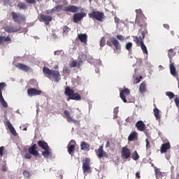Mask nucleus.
Masks as SVG:
<instances>
[{
    "label": "nucleus",
    "instance_id": "nucleus-1",
    "mask_svg": "<svg viewBox=\"0 0 179 179\" xmlns=\"http://www.w3.org/2000/svg\"><path fill=\"white\" fill-rule=\"evenodd\" d=\"M138 24L139 27H141V29L138 31L139 36H134V41L137 44V45H141V48L143 52V54H146L148 55V48H146V45H145V43H143V40H145V36L148 34V23H146V17H142L140 19V20L138 22Z\"/></svg>",
    "mask_w": 179,
    "mask_h": 179
},
{
    "label": "nucleus",
    "instance_id": "nucleus-2",
    "mask_svg": "<svg viewBox=\"0 0 179 179\" xmlns=\"http://www.w3.org/2000/svg\"><path fill=\"white\" fill-rule=\"evenodd\" d=\"M43 72L48 79H55V82L57 83L61 80V74L59 71L51 70L48 67L45 66L43 68Z\"/></svg>",
    "mask_w": 179,
    "mask_h": 179
},
{
    "label": "nucleus",
    "instance_id": "nucleus-3",
    "mask_svg": "<svg viewBox=\"0 0 179 179\" xmlns=\"http://www.w3.org/2000/svg\"><path fill=\"white\" fill-rule=\"evenodd\" d=\"M31 155L35 157H38V156H40V152H38V146H37V144H34L29 147L28 148V152L24 154L23 157L24 159H31Z\"/></svg>",
    "mask_w": 179,
    "mask_h": 179
},
{
    "label": "nucleus",
    "instance_id": "nucleus-4",
    "mask_svg": "<svg viewBox=\"0 0 179 179\" xmlns=\"http://www.w3.org/2000/svg\"><path fill=\"white\" fill-rule=\"evenodd\" d=\"M11 16L13 22L17 24H22V23H26V16L20 13H17L15 11L11 12Z\"/></svg>",
    "mask_w": 179,
    "mask_h": 179
},
{
    "label": "nucleus",
    "instance_id": "nucleus-5",
    "mask_svg": "<svg viewBox=\"0 0 179 179\" xmlns=\"http://www.w3.org/2000/svg\"><path fill=\"white\" fill-rule=\"evenodd\" d=\"M89 17L90 19H96L98 22H103L106 16H104V13L100 11L93 10L92 12L88 14Z\"/></svg>",
    "mask_w": 179,
    "mask_h": 179
},
{
    "label": "nucleus",
    "instance_id": "nucleus-6",
    "mask_svg": "<svg viewBox=\"0 0 179 179\" xmlns=\"http://www.w3.org/2000/svg\"><path fill=\"white\" fill-rule=\"evenodd\" d=\"M106 45L109 47H113L114 45V51H121V43L117 38L112 37L106 41Z\"/></svg>",
    "mask_w": 179,
    "mask_h": 179
},
{
    "label": "nucleus",
    "instance_id": "nucleus-7",
    "mask_svg": "<svg viewBox=\"0 0 179 179\" xmlns=\"http://www.w3.org/2000/svg\"><path fill=\"white\" fill-rule=\"evenodd\" d=\"M83 172L85 176L92 173V166H90V158H85L83 161Z\"/></svg>",
    "mask_w": 179,
    "mask_h": 179
},
{
    "label": "nucleus",
    "instance_id": "nucleus-8",
    "mask_svg": "<svg viewBox=\"0 0 179 179\" xmlns=\"http://www.w3.org/2000/svg\"><path fill=\"white\" fill-rule=\"evenodd\" d=\"M120 153L121 159L123 160H127V159H129L131 157V150L127 146L122 148Z\"/></svg>",
    "mask_w": 179,
    "mask_h": 179
},
{
    "label": "nucleus",
    "instance_id": "nucleus-9",
    "mask_svg": "<svg viewBox=\"0 0 179 179\" xmlns=\"http://www.w3.org/2000/svg\"><path fill=\"white\" fill-rule=\"evenodd\" d=\"M5 86H6L5 83H0V104H1L4 108H7L8 103L5 101V99H3V96L2 95V90Z\"/></svg>",
    "mask_w": 179,
    "mask_h": 179
},
{
    "label": "nucleus",
    "instance_id": "nucleus-10",
    "mask_svg": "<svg viewBox=\"0 0 179 179\" xmlns=\"http://www.w3.org/2000/svg\"><path fill=\"white\" fill-rule=\"evenodd\" d=\"M95 153L99 159H101V157H106V159L108 158V154L104 151L103 145L99 146V149L95 150Z\"/></svg>",
    "mask_w": 179,
    "mask_h": 179
},
{
    "label": "nucleus",
    "instance_id": "nucleus-11",
    "mask_svg": "<svg viewBox=\"0 0 179 179\" xmlns=\"http://www.w3.org/2000/svg\"><path fill=\"white\" fill-rule=\"evenodd\" d=\"M64 114L66 116L67 122H73L76 125H79L80 121L74 120L72 116H71V112L69 110H64Z\"/></svg>",
    "mask_w": 179,
    "mask_h": 179
},
{
    "label": "nucleus",
    "instance_id": "nucleus-12",
    "mask_svg": "<svg viewBox=\"0 0 179 179\" xmlns=\"http://www.w3.org/2000/svg\"><path fill=\"white\" fill-rule=\"evenodd\" d=\"M86 17V13H76L73 14V19L74 23H78L80 22L83 17Z\"/></svg>",
    "mask_w": 179,
    "mask_h": 179
},
{
    "label": "nucleus",
    "instance_id": "nucleus-13",
    "mask_svg": "<svg viewBox=\"0 0 179 179\" xmlns=\"http://www.w3.org/2000/svg\"><path fill=\"white\" fill-rule=\"evenodd\" d=\"M76 145V141L75 140H71L69 144L67 145L68 152L72 156L75 153V145Z\"/></svg>",
    "mask_w": 179,
    "mask_h": 179
},
{
    "label": "nucleus",
    "instance_id": "nucleus-14",
    "mask_svg": "<svg viewBox=\"0 0 179 179\" xmlns=\"http://www.w3.org/2000/svg\"><path fill=\"white\" fill-rule=\"evenodd\" d=\"M27 94L29 97H33V96H40V94H41V90H38L36 88H29L27 90Z\"/></svg>",
    "mask_w": 179,
    "mask_h": 179
},
{
    "label": "nucleus",
    "instance_id": "nucleus-15",
    "mask_svg": "<svg viewBox=\"0 0 179 179\" xmlns=\"http://www.w3.org/2000/svg\"><path fill=\"white\" fill-rule=\"evenodd\" d=\"M130 94H131V91L128 88H125L124 90H122L120 92V98L124 101V103L127 102V97H125V95L126 96H129Z\"/></svg>",
    "mask_w": 179,
    "mask_h": 179
},
{
    "label": "nucleus",
    "instance_id": "nucleus-16",
    "mask_svg": "<svg viewBox=\"0 0 179 179\" xmlns=\"http://www.w3.org/2000/svg\"><path fill=\"white\" fill-rule=\"evenodd\" d=\"M64 12H70L71 13H76L79 12V8L76 6L71 5L66 6L64 8Z\"/></svg>",
    "mask_w": 179,
    "mask_h": 179
},
{
    "label": "nucleus",
    "instance_id": "nucleus-17",
    "mask_svg": "<svg viewBox=\"0 0 179 179\" xmlns=\"http://www.w3.org/2000/svg\"><path fill=\"white\" fill-rule=\"evenodd\" d=\"M136 127L137 128L138 131H140L141 132H143L145 129H146V124L143 122L142 120H138L136 123Z\"/></svg>",
    "mask_w": 179,
    "mask_h": 179
},
{
    "label": "nucleus",
    "instance_id": "nucleus-18",
    "mask_svg": "<svg viewBox=\"0 0 179 179\" xmlns=\"http://www.w3.org/2000/svg\"><path fill=\"white\" fill-rule=\"evenodd\" d=\"M171 148V145L170 143H165L161 145L160 152L161 153H167V151L170 150Z\"/></svg>",
    "mask_w": 179,
    "mask_h": 179
},
{
    "label": "nucleus",
    "instance_id": "nucleus-19",
    "mask_svg": "<svg viewBox=\"0 0 179 179\" xmlns=\"http://www.w3.org/2000/svg\"><path fill=\"white\" fill-rule=\"evenodd\" d=\"M170 72L171 75H172L173 76H174V78H176V79L179 80L178 73H177L176 66H174V64L173 63L170 64Z\"/></svg>",
    "mask_w": 179,
    "mask_h": 179
},
{
    "label": "nucleus",
    "instance_id": "nucleus-20",
    "mask_svg": "<svg viewBox=\"0 0 179 179\" xmlns=\"http://www.w3.org/2000/svg\"><path fill=\"white\" fill-rule=\"evenodd\" d=\"M10 41H12V38H10V36H0V47L1 45H3V44H5V43H10Z\"/></svg>",
    "mask_w": 179,
    "mask_h": 179
},
{
    "label": "nucleus",
    "instance_id": "nucleus-21",
    "mask_svg": "<svg viewBox=\"0 0 179 179\" xmlns=\"http://www.w3.org/2000/svg\"><path fill=\"white\" fill-rule=\"evenodd\" d=\"M66 100L68 101H69V100H75L76 101H79L82 100V96H80V94L78 93L73 92L71 96L68 97Z\"/></svg>",
    "mask_w": 179,
    "mask_h": 179
},
{
    "label": "nucleus",
    "instance_id": "nucleus-22",
    "mask_svg": "<svg viewBox=\"0 0 179 179\" xmlns=\"http://www.w3.org/2000/svg\"><path fill=\"white\" fill-rule=\"evenodd\" d=\"M44 150L45 151L42 152V155L43 156V157H45V159H49V157H52V151L50 149V147Z\"/></svg>",
    "mask_w": 179,
    "mask_h": 179
},
{
    "label": "nucleus",
    "instance_id": "nucleus-23",
    "mask_svg": "<svg viewBox=\"0 0 179 179\" xmlns=\"http://www.w3.org/2000/svg\"><path fill=\"white\" fill-rule=\"evenodd\" d=\"M40 17L43 22H45V24H49L50 22L52 20V17L50 15H45L44 14H41Z\"/></svg>",
    "mask_w": 179,
    "mask_h": 179
},
{
    "label": "nucleus",
    "instance_id": "nucleus-24",
    "mask_svg": "<svg viewBox=\"0 0 179 179\" xmlns=\"http://www.w3.org/2000/svg\"><path fill=\"white\" fill-rule=\"evenodd\" d=\"M16 68L17 69H20L21 71H24V72H28V71H30L31 68H30L29 66L26 64H23L22 63H19L16 65Z\"/></svg>",
    "mask_w": 179,
    "mask_h": 179
},
{
    "label": "nucleus",
    "instance_id": "nucleus-25",
    "mask_svg": "<svg viewBox=\"0 0 179 179\" xmlns=\"http://www.w3.org/2000/svg\"><path fill=\"white\" fill-rule=\"evenodd\" d=\"M78 38L81 43H83L84 44H87V34H79L78 35Z\"/></svg>",
    "mask_w": 179,
    "mask_h": 179
},
{
    "label": "nucleus",
    "instance_id": "nucleus-26",
    "mask_svg": "<svg viewBox=\"0 0 179 179\" xmlns=\"http://www.w3.org/2000/svg\"><path fill=\"white\" fill-rule=\"evenodd\" d=\"M6 125H7L8 129L10 131V133L12 134V135H13L14 136H17V133L16 132L15 127H13V126H12V123H10V122H9V121H7Z\"/></svg>",
    "mask_w": 179,
    "mask_h": 179
},
{
    "label": "nucleus",
    "instance_id": "nucleus-27",
    "mask_svg": "<svg viewBox=\"0 0 179 179\" xmlns=\"http://www.w3.org/2000/svg\"><path fill=\"white\" fill-rule=\"evenodd\" d=\"M20 30V27L16 28L15 27H7L5 29V31L7 33H16Z\"/></svg>",
    "mask_w": 179,
    "mask_h": 179
},
{
    "label": "nucleus",
    "instance_id": "nucleus-28",
    "mask_svg": "<svg viewBox=\"0 0 179 179\" xmlns=\"http://www.w3.org/2000/svg\"><path fill=\"white\" fill-rule=\"evenodd\" d=\"M146 89V82L143 81V83H141L139 86V92L141 94H144L147 92Z\"/></svg>",
    "mask_w": 179,
    "mask_h": 179
},
{
    "label": "nucleus",
    "instance_id": "nucleus-29",
    "mask_svg": "<svg viewBox=\"0 0 179 179\" xmlns=\"http://www.w3.org/2000/svg\"><path fill=\"white\" fill-rule=\"evenodd\" d=\"M138 139V133L136 131H134L130 134L128 136L129 142H132L134 141H136Z\"/></svg>",
    "mask_w": 179,
    "mask_h": 179
},
{
    "label": "nucleus",
    "instance_id": "nucleus-30",
    "mask_svg": "<svg viewBox=\"0 0 179 179\" xmlns=\"http://www.w3.org/2000/svg\"><path fill=\"white\" fill-rule=\"evenodd\" d=\"M38 145L39 146V148H41V149H43V150L50 148V146H48V144L43 141H38Z\"/></svg>",
    "mask_w": 179,
    "mask_h": 179
},
{
    "label": "nucleus",
    "instance_id": "nucleus-31",
    "mask_svg": "<svg viewBox=\"0 0 179 179\" xmlns=\"http://www.w3.org/2000/svg\"><path fill=\"white\" fill-rule=\"evenodd\" d=\"M17 8H18L20 10H26L28 6L27 4H26L24 2H18Z\"/></svg>",
    "mask_w": 179,
    "mask_h": 179
},
{
    "label": "nucleus",
    "instance_id": "nucleus-32",
    "mask_svg": "<svg viewBox=\"0 0 179 179\" xmlns=\"http://www.w3.org/2000/svg\"><path fill=\"white\" fill-rule=\"evenodd\" d=\"M83 62H82V61H79V62H78L73 60V61H72V62L70 63L69 66H70L71 68H76V66H78V68H80V64H83Z\"/></svg>",
    "mask_w": 179,
    "mask_h": 179
},
{
    "label": "nucleus",
    "instance_id": "nucleus-33",
    "mask_svg": "<svg viewBox=\"0 0 179 179\" xmlns=\"http://www.w3.org/2000/svg\"><path fill=\"white\" fill-rule=\"evenodd\" d=\"M155 173L156 178H163V173L160 171V169L155 166Z\"/></svg>",
    "mask_w": 179,
    "mask_h": 179
},
{
    "label": "nucleus",
    "instance_id": "nucleus-34",
    "mask_svg": "<svg viewBox=\"0 0 179 179\" xmlns=\"http://www.w3.org/2000/svg\"><path fill=\"white\" fill-rule=\"evenodd\" d=\"M90 148V145H89V143L85 141H81L80 143L81 150H89Z\"/></svg>",
    "mask_w": 179,
    "mask_h": 179
},
{
    "label": "nucleus",
    "instance_id": "nucleus-35",
    "mask_svg": "<svg viewBox=\"0 0 179 179\" xmlns=\"http://www.w3.org/2000/svg\"><path fill=\"white\" fill-rule=\"evenodd\" d=\"M64 93L66 96H68L69 97H71L73 93H75V91L72 89H70L69 87H67L65 88Z\"/></svg>",
    "mask_w": 179,
    "mask_h": 179
},
{
    "label": "nucleus",
    "instance_id": "nucleus-36",
    "mask_svg": "<svg viewBox=\"0 0 179 179\" xmlns=\"http://www.w3.org/2000/svg\"><path fill=\"white\" fill-rule=\"evenodd\" d=\"M154 115L157 120H160L161 116H160V110L159 108H154Z\"/></svg>",
    "mask_w": 179,
    "mask_h": 179
},
{
    "label": "nucleus",
    "instance_id": "nucleus-37",
    "mask_svg": "<svg viewBox=\"0 0 179 179\" xmlns=\"http://www.w3.org/2000/svg\"><path fill=\"white\" fill-rule=\"evenodd\" d=\"M64 8V5L58 4L57 6L54 7L53 9L55 12H61Z\"/></svg>",
    "mask_w": 179,
    "mask_h": 179
},
{
    "label": "nucleus",
    "instance_id": "nucleus-38",
    "mask_svg": "<svg viewBox=\"0 0 179 179\" xmlns=\"http://www.w3.org/2000/svg\"><path fill=\"white\" fill-rule=\"evenodd\" d=\"M168 57L171 59L173 57H176V52L173 49H170L168 52Z\"/></svg>",
    "mask_w": 179,
    "mask_h": 179
},
{
    "label": "nucleus",
    "instance_id": "nucleus-39",
    "mask_svg": "<svg viewBox=\"0 0 179 179\" xmlns=\"http://www.w3.org/2000/svg\"><path fill=\"white\" fill-rule=\"evenodd\" d=\"M133 160H139V154H138V151H134L132 154Z\"/></svg>",
    "mask_w": 179,
    "mask_h": 179
},
{
    "label": "nucleus",
    "instance_id": "nucleus-40",
    "mask_svg": "<svg viewBox=\"0 0 179 179\" xmlns=\"http://www.w3.org/2000/svg\"><path fill=\"white\" fill-rule=\"evenodd\" d=\"M131 49H132V43L128 42L126 44V50H127V51H131Z\"/></svg>",
    "mask_w": 179,
    "mask_h": 179
},
{
    "label": "nucleus",
    "instance_id": "nucleus-41",
    "mask_svg": "<svg viewBox=\"0 0 179 179\" xmlns=\"http://www.w3.org/2000/svg\"><path fill=\"white\" fill-rule=\"evenodd\" d=\"M71 31V28L68 27V26H64L63 27V33L65 34H68V32Z\"/></svg>",
    "mask_w": 179,
    "mask_h": 179
},
{
    "label": "nucleus",
    "instance_id": "nucleus-42",
    "mask_svg": "<svg viewBox=\"0 0 179 179\" xmlns=\"http://www.w3.org/2000/svg\"><path fill=\"white\" fill-rule=\"evenodd\" d=\"M166 96H168V97H169V99H174V93L171 92H166Z\"/></svg>",
    "mask_w": 179,
    "mask_h": 179
},
{
    "label": "nucleus",
    "instance_id": "nucleus-43",
    "mask_svg": "<svg viewBox=\"0 0 179 179\" xmlns=\"http://www.w3.org/2000/svg\"><path fill=\"white\" fill-rule=\"evenodd\" d=\"M22 174L25 177V178H29V177H30V172H29L28 171H24L22 172Z\"/></svg>",
    "mask_w": 179,
    "mask_h": 179
},
{
    "label": "nucleus",
    "instance_id": "nucleus-44",
    "mask_svg": "<svg viewBox=\"0 0 179 179\" xmlns=\"http://www.w3.org/2000/svg\"><path fill=\"white\" fill-rule=\"evenodd\" d=\"M5 150V147H0V156L2 157L3 156V151Z\"/></svg>",
    "mask_w": 179,
    "mask_h": 179
},
{
    "label": "nucleus",
    "instance_id": "nucleus-45",
    "mask_svg": "<svg viewBox=\"0 0 179 179\" xmlns=\"http://www.w3.org/2000/svg\"><path fill=\"white\" fill-rule=\"evenodd\" d=\"M100 45L101 47H104L106 45V40L104 38H102V39L100 41Z\"/></svg>",
    "mask_w": 179,
    "mask_h": 179
},
{
    "label": "nucleus",
    "instance_id": "nucleus-46",
    "mask_svg": "<svg viewBox=\"0 0 179 179\" xmlns=\"http://www.w3.org/2000/svg\"><path fill=\"white\" fill-rule=\"evenodd\" d=\"M64 73H66L67 75H69V73H71V69L68 67H66L64 69Z\"/></svg>",
    "mask_w": 179,
    "mask_h": 179
},
{
    "label": "nucleus",
    "instance_id": "nucleus-47",
    "mask_svg": "<svg viewBox=\"0 0 179 179\" xmlns=\"http://www.w3.org/2000/svg\"><path fill=\"white\" fill-rule=\"evenodd\" d=\"M116 38L117 40H120V41H124V38L122 35H117Z\"/></svg>",
    "mask_w": 179,
    "mask_h": 179
},
{
    "label": "nucleus",
    "instance_id": "nucleus-48",
    "mask_svg": "<svg viewBox=\"0 0 179 179\" xmlns=\"http://www.w3.org/2000/svg\"><path fill=\"white\" fill-rule=\"evenodd\" d=\"M27 3L35 4L36 3V0H25Z\"/></svg>",
    "mask_w": 179,
    "mask_h": 179
},
{
    "label": "nucleus",
    "instance_id": "nucleus-49",
    "mask_svg": "<svg viewBox=\"0 0 179 179\" xmlns=\"http://www.w3.org/2000/svg\"><path fill=\"white\" fill-rule=\"evenodd\" d=\"M145 143H146V148L150 149V142H149V139L146 138L145 139Z\"/></svg>",
    "mask_w": 179,
    "mask_h": 179
},
{
    "label": "nucleus",
    "instance_id": "nucleus-50",
    "mask_svg": "<svg viewBox=\"0 0 179 179\" xmlns=\"http://www.w3.org/2000/svg\"><path fill=\"white\" fill-rule=\"evenodd\" d=\"M175 103H176V107H179V96L178 98H175Z\"/></svg>",
    "mask_w": 179,
    "mask_h": 179
},
{
    "label": "nucleus",
    "instance_id": "nucleus-51",
    "mask_svg": "<svg viewBox=\"0 0 179 179\" xmlns=\"http://www.w3.org/2000/svg\"><path fill=\"white\" fill-rule=\"evenodd\" d=\"M54 12H55V11L54 10V8H52L51 10H46L47 15H50V13H54Z\"/></svg>",
    "mask_w": 179,
    "mask_h": 179
},
{
    "label": "nucleus",
    "instance_id": "nucleus-52",
    "mask_svg": "<svg viewBox=\"0 0 179 179\" xmlns=\"http://www.w3.org/2000/svg\"><path fill=\"white\" fill-rule=\"evenodd\" d=\"M1 171H7L6 164L2 166Z\"/></svg>",
    "mask_w": 179,
    "mask_h": 179
},
{
    "label": "nucleus",
    "instance_id": "nucleus-53",
    "mask_svg": "<svg viewBox=\"0 0 179 179\" xmlns=\"http://www.w3.org/2000/svg\"><path fill=\"white\" fill-rule=\"evenodd\" d=\"M164 27L169 30L170 29V25H169V24H164Z\"/></svg>",
    "mask_w": 179,
    "mask_h": 179
},
{
    "label": "nucleus",
    "instance_id": "nucleus-54",
    "mask_svg": "<svg viewBox=\"0 0 179 179\" xmlns=\"http://www.w3.org/2000/svg\"><path fill=\"white\" fill-rule=\"evenodd\" d=\"M136 178H141V173L140 172H136Z\"/></svg>",
    "mask_w": 179,
    "mask_h": 179
},
{
    "label": "nucleus",
    "instance_id": "nucleus-55",
    "mask_svg": "<svg viewBox=\"0 0 179 179\" xmlns=\"http://www.w3.org/2000/svg\"><path fill=\"white\" fill-rule=\"evenodd\" d=\"M141 79H142V76H140L139 78L137 77L136 78V80H137L136 83H139V82H141Z\"/></svg>",
    "mask_w": 179,
    "mask_h": 179
},
{
    "label": "nucleus",
    "instance_id": "nucleus-56",
    "mask_svg": "<svg viewBox=\"0 0 179 179\" xmlns=\"http://www.w3.org/2000/svg\"><path fill=\"white\" fill-rule=\"evenodd\" d=\"M115 23H120V18H118V17H115Z\"/></svg>",
    "mask_w": 179,
    "mask_h": 179
},
{
    "label": "nucleus",
    "instance_id": "nucleus-57",
    "mask_svg": "<svg viewBox=\"0 0 179 179\" xmlns=\"http://www.w3.org/2000/svg\"><path fill=\"white\" fill-rule=\"evenodd\" d=\"M114 114H118V108H115L113 110Z\"/></svg>",
    "mask_w": 179,
    "mask_h": 179
},
{
    "label": "nucleus",
    "instance_id": "nucleus-58",
    "mask_svg": "<svg viewBox=\"0 0 179 179\" xmlns=\"http://www.w3.org/2000/svg\"><path fill=\"white\" fill-rule=\"evenodd\" d=\"M106 148H110V141L106 142Z\"/></svg>",
    "mask_w": 179,
    "mask_h": 179
},
{
    "label": "nucleus",
    "instance_id": "nucleus-59",
    "mask_svg": "<svg viewBox=\"0 0 179 179\" xmlns=\"http://www.w3.org/2000/svg\"><path fill=\"white\" fill-rule=\"evenodd\" d=\"M64 5H66V6L68 5V1H64Z\"/></svg>",
    "mask_w": 179,
    "mask_h": 179
},
{
    "label": "nucleus",
    "instance_id": "nucleus-60",
    "mask_svg": "<svg viewBox=\"0 0 179 179\" xmlns=\"http://www.w3.org/2000/svg\"><path fill=\"white\" fill-rule=\"evenodd\" d=\"M129 120H131L129 117H128L127 119V122H129Z\"/></svg>",
    "mask_w": 179,
    "mask_h": 179
},
{
    "label": "nucleus",
    "instance_id": "nucleus-61",
    "mask_svg": "<svg viewBox=\"0 0 179 179\" xmlns=\"http://www.w3.org/2000/svg\"><path fill=\"white\" fill-rule=\"evenodd\" d=\"M55 69H58V66H55Z\"/></svg>",
    "mask_w": 179,
    "mask_h": 179
},
{
    "label": "nucleus",
    "instance_id": "nucleus-62",
    "mask_svg": "<svg viewBox=\"0 0 179 179\" xmlns=\"http://www.w3.org/2000/svg\"><path fill=\"white\" fill-rule=\"evenodd\" d=\"M57 52H58V51H55V55H57Z\"/></svg>",
    "mask_w": 179,
    "mask_h": 179
},
{
    "label": "nucleus",
    "instance_id": "nucleus-63",
    "mask_svg": "<svg viewBox=\"0 0 179 179\" xmlns=\"http://www.w3.org/2000/svg\"><path fill=\"white\" fill-rule=\"evenodd\" d=\"M27 128H24V131H27Z\"/></svg>",
    "mask_w": 179,
    "mask_h": 179
},
{
    "label": "nucleus",
    "instance_id": "nucleus-64",
    "mask_svg": "<svg viewBox=\"0 0 179 179\" xmlns=\"http://www.w3.org/2000/svg\"><path fill=\"white\" fill-rule=\"evenodd\" d=\"M178 177H179V175H178Z\"/></svg>",
    "mask_w": 179,
    "mask_h": 179
}]
</instances>
